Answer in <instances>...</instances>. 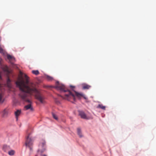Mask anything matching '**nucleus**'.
<instances>
[{
  "label": "nucleus",
  "mask_w": 156,
  "mask_h": 156,
  "mask_svg": "<svg viewBox=\"0 0 156 156\" xmlns=\"http://www.w3.org/2000/svg\"><path fill=\"white\" fill-rule=\"evenodd\" d=\"M20 74L21 76L19 77L16 83L21 91L19 95L22 100L30 103V101L28 98L29 94H34L36 98L41 103H43L44 98L36 88L35 84L30 82V78L26 74H24L23 76L21 72Z\"/></svg>",
  "instance_id": "nucleus-1"
},
{
  "label": "nucleus",
  "mask_w": 156,
  "mask_h": 156,
  "mask_svg": "<svg viewBox=\"0 0 156 156\" xmlns=\"http://www.w3.org/2000/svg\"><path fill=\"white\" fill-rule=\"evenodd\" d=\"M55 88L58 90H59L61 92H67V94H65L64 97L60 96L63 98L67 99L69 101H71L73 99L74 101H76V98L75 95L73 94L70 90L66 89L65 86L62 84L59 83L58 82H56Z\"/></svg>",
  "instance_id": "nucleus-2"
},
{
  "label": "nucleus",
  "mask_w": 156,
  "mask_h": 156,
  "mask_svg": "<svg viewBox=\"0 0 156 156\" xmlns=\"http://www.w3.org/2000/svg\"><path fill=\"white\" fill-rule=\"evenodd\" d=\"M33 140L30 137L29 135L27 138L25 142V145L27 147H28L30 151H32L33 148Z\"/></svg>",
  "instance_id": "nucleus-3"
},
{
  "label": "nucleus",
  "mask_w": 156,
  "mask_h": 156,
  "mask_svg": "<svg viewBox=\"0 0 156 156\" xmlns=\"http://www.w3.org/2000/svg\"><path fill=\"white\" fill-rule=\"evenodd\" d=\"M45 141L44 140H42L40 143L39 144V147L40 148H42V150H40V149L38 150V152H42L44 151L45 150Z\"/></svg>",
  "instance_id": "nucleus-4"
},
{
  "label": "nucleus",
  "mask_w": 156,
  "mask_h": 156,
  "mask_svg": "<svg viewBox=\"0 0 156 156\" xmlns=\"http://www.w3.org/2000/svg\"><path fill=\"white\" fill-rule=\"evenodd\" d=\"M79 115L83 119H87V117L86 114L82 111H79Z\"/></svg>",
  "instance_id": "nucleus-5"
},
{
  "label": "nucleus",
  "mask_w": 156,
  "mask_h": 156,
  "mask_svg": "<svg viewBox=\"0 0 156 156\" xmlns=\"http://www.w3.org/2000/svg\"><path fill=\"white\" fill-rule=\"evenodd\" d=\"M7 58L11 63L14 62L15 59L13 57L10 55H7Z\"/></svg>",
  "instance_id": "nucleus-6"
},
{
  "label": "nucleus",
  "mask_w": 156,
  "mask_h": 156,
  "mask_svg": "<svg viewBox=\"0 0 156 156\" xmlns=\"http://www.w3.org/2000/svg\"><path fill=\"white\" fill-rule=\"evenodd\" d=\"M2 70L5 72L9 73L8 67L5 65H3L2 66Z\"/></svg>",
  "instance_id": "nucleus-7"
},
{
  "label": "nucleus",
  "mask_w": 156,
  "mask_h": 156,
  "mask_svg": "<svg viewBox=\"0 0 156 156\" xmlns=\"http://www.w3.org/2000/svg\"><path fill=\"white\" fill-rule=\"evenodd\" d=\"M21 112V110H17L15 112V114L16 119V120H18V117L20 115Z\"/></svg>",
  "instance_id": "nucleus-8"
},
{
  "label": "nucleus",
  "mask_w": 156,
  "mask_h": 156,
  "mask_svg": "<svg viewBox=\"0 0 156 156\" xmlns=\"http://www.w3.org/2000/svg\"><path fill=\"white\" fill-rule=\"evenodd\" d=\"M11 81L9 77H8L6 85L9 88H11L12 87V85L11 83Z\"/></svg>",
  "instance_id": "nucleus-9"
},
{
  "label": "nucleus",
  "mask_w": 156,
  "mask_h": 156,
  "mask_svg": "<svg viewBox=\"0 0 156 156\" xmlns=\"http://www.w3.org/2000/svg\"><path fill=\"white\" fill-rule=\"evenodd\" d=\"M91 86L87 84H82L83 88V89H88L91 87Z\"/></svg>",
  "instance_id": "nucleus-10"
},
{
  "label": "nucleus",
  "mask_w": 156,
  "mask_h": 156,
  "mask_svg": "<svg viewBox=\"0 0 156 156\" xmlns=\"http://www.w3.org/2000/svg\"><path fill=\"white\" fill-rule=\"evenodd\" d=\"M76 95L77 97L78 98H80L81 97H83V94L81 93H79L76 91H75Z\"/></svg>",
  "instance_id": "nucleus-11"
},
{
  "label": "nucleus",
  "mask_w": 156,
  "mask_h": 156,
  "mask_svg": "<svg viewBox=\"0 0 156 156\" xmlns=\"http://www.w3.org/2000/svg\"><path fill=\"white\" fill-rule=\"evenodd\" d=\"M77 132L78 134L80 137H83V136L82 135L81 129L80 128H78L77 129Z\"/></svg>",
  "instance_id": "nucleus-12"
},
{
  "label": "nucleus",
  "mask_w": 156,
  "mask_h": 156,
  "mask_svg": "<svg viewBox=\"0 0 156 156\" xmlns=\"http://www.w3.org/2000/svg\"><path fill=\"white\" fill-rule=\"evenodd\" d=\"M25 108L26 110L30 109L31 110H32V108L31 107V105L30 104H29L25 106Z\"/></svg>",
  "instance_id": "nucleus-13"
},
{
  "label": "nucleus",
  "mask_w": 156,
  "mask_h": 156,
  "mask_svg": "<svg viewBox=\"0 0 156 156\" xmlns=\"http://www.w3.org/2000/svg\"><path fill=\"white\" fill-rule=\"evenodd\" d=\"M98 108H100L103 110H105V107L104 106H103L102 104L99 105L98 106Z\"/></svg>",
  "instance_id": "nucleus-14"
},
{
  "label": "nucleus",
  "mask_w": 156,
  "mask_h": 156,
  "mask_svg": "<svg viewBox=\"0 0 156 156\" xmlns=\"http://www.w3.org/2000/svg\"><path fill=\"white\" fill-rule=\"evenodd\" d=\"M32 73L36 75H37L39 74V73L38 70H32Z\"/></svg>",
  "instance_id": "nucleus-15"
},
{
  "label": "nucleus",
  "mask_w": 156,
  "mask_h": 156,
  "mask_svg": "<svg viewBox=\"0 0 156 156\" xmlns=\"http://www.w3.org/2000/svg\"><path fill=\"white\" fill-rule=\"evenodd\" d=\"M3 116H6L8 114L7 110L6 109H5L3 111Z\"/></svg>",
  "instance_id": "nucleus-16"
},
{
  "label": "nucleus",
  "mask_w": 156,
  "mask_h": 156,
  "mask_svg": "<svg viewBox=\"0 0 156 156\" xmlns=\"http://www.w3.org/2000/svg\"><path fill=\"white\" fill-rule=\"evenodd\" d=\"M4 51L3 49L1 47V45H0V53L2 54H4Z\"/></svg>",
  "instance_id": "nucleus-17"
},
{
  "label": "nucleus",
  "mask_w": 156,
  "mask_h": 156,
  "mask_svg": "<svg viewBox=\"0 0 156 156\" xmlns=\"http://www.w3.org/2000/svg\"><path fill=\"white\" fill-rule=\"evenodd\" d=\"M52 115L53 117L56 120H57L58 119V118L57 116L54 113H52Z\"/></svg>",
  "instance_id": "nucleus-18"
},
{
  "label": "nucleus",
  "mask_w": 156,
  "mask_h": 156,
  "mask_svg": "<svg viewBox=\"0 0 156 156\" xmlns=\"http://www.w3.org/2000/svg\"><path fill=\"white\" fill-rule=\"evenodd\" d=\"M46 79L48 80H51L53 79L52 77L49 76H46Z\"/></svg>",
  "instance_id": "nucleus-19"
},
{
  "label": "nucleus",
  "mask_w": 156,
  "mask_h": 156,
  "mask_svg": "<svg viewBox=\"0 0 156 156\" xmlns=\"http://www.w3.org/2000/svg\"><path fill=\"white\" fill-rule=\"evenodd\" d=\"M14 153V151L13 150H11L9 152L8 154L10 155H13Z\"/></svg>",
  "instance_id": "nucleus-20"
},
{
  "label": "nucleus",
  "mask_w": 156,
  "mask_h": 156,
  "mask_svg": "<svg viewBox=\"0 0 156 156\" xmlns=\"http://www.w3.org/2000/svg\"><path fill=\"white\" fill-rule=\"evenodd\" d=\"M41 156H47L45 154H41Z\"/></svg>",
  "instance_id": "nucleus-21"
},
{
  "label": "nucleus",
  "mask_w": 156,
  "mask_h": 156,
  "mask_svg": "<svg viewBox=\"0 0 156 156\" xmlns=\"http://www.w3.org/2000/svg\"><path fill=\"white\" fill-rule=\"evenodd\" d=\"M70 87H71V88H73L74 87L72 86H70Z\"/></svg>",
  "instance_id": "nucleus-22"
},
{
  "label": "nucleus",
  "mask_w": 156,
  "mask_h": 156,
  "mask_svg": "<svg viewBox=\"0 0 156 156\" xmlns=\"http://www.w3.org/2000/svg\"><path fill=\"white\" fill-rule=\"evenodd\" d=\"M35 156H37V155H36Z\"/></svg>",
  "instance_id": "nucleus-23"
}]
</instances>
